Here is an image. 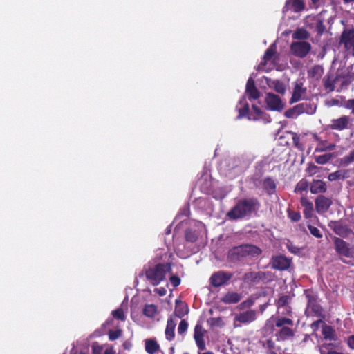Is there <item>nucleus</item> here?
Returning <instances> with one entry per match:
<instances>
[{"mask_svg":"<svg viewBox=\"0 0 354 354\" xmlns=\"http://www.w3.org/2000/svg\"><path fill=\"white\" fill-rule=\"evenodd\" d=\"M294 325L292 319L281 316H272L267 320L263 330H267L270 327L272 331L274 327L279 328L276 333L275 336L277 341H286L292 339L295 336V331L292 328Z\"/></svg>","mask_w":354,"mask_h":354,"instance_id":"nucleus-1","label":"nucleus"},{"mask_svg":"<svg viewBox=\"0 0 354 354\" xmlns=\"http://www.w3.org/2000/svg\"><path fill=\"white\" fill-rule=\"evenodd\" d=\"M260 203L254 197L239 199L236 205L227 213L229 219L236 221L250 216L258 210Z\"/></svg>","mask_w":354,"mask_h":354,"instance_id":"nucleus-2","label":"nucleus"},{"mask_svg":"<svg viewBox=\"0 0 354 354\" xmlns=\"http://www.w3.org/2000/svg\"><path fill=\"white\" fill-rule=\"evenodd\" d=\"M261 252V250L257 246L252 244H243L229 250L227 260L231 263H236L243 261L248 257H257Z\"/></svg>","mask_w":354,"mask_h":354,"instance_id":"nucleus-3","label":"nucleus"},{"mask_svg":"<svg viewBox=\"0 0 354 354\" xmlns=\"http://www.w3.org/2000/svg\"><path fill=\"white\" fill-rule=\"evenodd\" d=\"M171 272L169 263H158L145 270V277L152 286H158L165 279L167 273Z\"/></svg>","mask_w":354,"mask_h":354,"instance_id":"nucleus-4","label":"nucleus"},{"mask_svg":"<svg viewBox=\"0 0 354 354\" xmlns=\"http://www.w3.org/2000/svg\"><path fill=\"white\" fill-rule=\"evenodd\" d=\"M304 295L307 299V307L305 313L308 316L324 318V311L319 304V297L311 289L304 290Z\"/></svg>","mask_w":354,"mask_h":354,"instance_id":"nucleus-5","label":"nucleus"},{"mask_svg":"<svg viewBox=\"0 0 354 354\" xmlns=\"http://www.w3.org/2000/svg\"><path fill=\"white\" fill-rule=\"evenodd\" d=\"M334 248L336 253L340 257L353 258L354 250L350 247V244L340 237L334 236Z\"/></svg>","mask_w":354,"mask_h":354,"instance_id":"nucleus-6","label":"nucleus"},{"mask_svg":"<svg viewBox=\"0 0 354 354\" xmlns=\"http://www.w3.org/2000/svg\"><path fill=\"white\" fill-rule=\"evenodd\" d=\"M311 44L306 41H293L290 44V51L292 55L299 58H304L311 50Z\"/></svg>","mask_w":354,"mask_h":354,"instance_id":"nucleus-7","label":"nucleus"},{"mask_svg":"<svg viewBox=\"0 0 354 354\" xmlns=\"http://www.w3.org/2000/svg\"><path fill=\"white\" fill-rule=\"evenodd\" d=\"M290 297L288 295L281 296L276 303L277 316L292 318L293 313L290 306Z\"/></svg>","mask_w":354,"mask_h":354,"instance_id":"nucleus-8","label":"nucleus"},{"mask_svg":"<svg viewBox=\"0 0 354 354\" xmlns=\"http://www.w3.org/2000/svg\"><path fill=\"white\" fill-rule=\"evenodd\" d=\"M328 227L338 236L342 238H348L353 234V230L346 223L341 220L331 221L328 223Z\"/></svg>","mask_w":354,"mask_h":354,"instance_id":"nucleus-9","label":"nucleus"},{"mask_svg":"<svg viewBox=\"0 0 354 354\" xmlns=\"http://www.w3.org/2000/svg\"><path fill=\"white\" fill-rule=\"evenodd\" d=\"M233 277V274L225 271L214 272L209 278V283L214 288L225 285Z\"/></svg>","mask_w":354,"mask_h":354,"instance_id":"nucleus-10","label":"nucleus"},{"mask_svg":"<svg viewBox=\"0 0 354 354\" xmlns=\"http://www.w3.org/2000/svg\"><path fill=\"white\" fill-rule=\"evenodd\" d=\"M265 102L268 109L270 111H281L284 108L281 98L273 93L269 92L266 94Z\"/></svg>","mask_w":354,"mask_h":354,"instance_id":"nucleus-11","label":"nucleus"},{"mask_svg":"<svg viewBox=\"0 0 354 354\" xmlns=\"http://www.w3.org/2000/svg\"><path fill=\"white\" fill-rule=\"evenodd\" d=\"M351 126V119L348 115H342L340 118L333 119L330 124L328 125V128L330 130L343 131L350 129Z\"/></svg>","mask_w":354,"mask_h":354,"instance_id":"nucleus-12","label":"nucleus"},{"mask_svg":"<svg viewBox=\"0 0 354 354\" xmlns=\"http://www.w3.org/2000/svg\"><path fill=\"white\" fill-rule=\"evenodd\" d=\"M270 263L274 270H286L289 268L291 260L283 255L278 254L271 258Z\"/></svg>","mask_w":354,"mask_h":354,"instance_id":"nucleus-13","label":"nucleus"},{"mask_svg":"<svg viewBox=\"0 0 354 354\" xmlns=\"http://www.w3.org/2000/svg\"><path fill=\"white\" fill-rule=\"evenodd\" d=\"M315 209L319 214L326 213L331 206L333 202L329 198L324 195H319L315 199Z\"/></svg>","mask_w":354,"mask_h":354,"instance_id":"nucleus-14","label":"nucleus"},{"mask_svg":"<svg viewBox=\"0 0 354 354\" xmlns=\"http://www.w3.org/2000/svg\"><path fill=\"white\" fill-rule=\"evenodd\" d=\"M342 77V73L339 71L335 75L329 73L326 78L324 80V88L329 93L333 92L335 89V84L339 82Z\"/></svg>","mask_w":354,"mask_h":354,"instance_id":"nucleus-15","label":"nucleus"},{"mask_svg":"<svg viewBox=\"0 0 354 354\" xmlns=\"http://www.w3.org/2000/svg\"><path fill=\"white\" fill-rule=\"evenodd\" d=\"M340 43L343 44L346 48L354 50V28L343 30L340 37Z\"/></svg>","mask_w":354,"mask_h":354,"instance_id":"nucleus-16","label":"nucleus"},{"mask_svg":"<svg viewBox=\"0 0 354 354\" xmlns=\"http://www.w3.org/2000/svg\"><path fill=\"white\" fill-rule=\"evenodd\" d=\"M306 93V88L303 86L301 82H296L293 88L292 94L290 99V103L293 104L304 98Z\"/></svg>","mask_w":354,"mask_h":354,"instance_id":"nucleus-17","label":"nucleus"},{"mask_svg":"<svg viewBox=\"0 0 354 354\" xmlns=\"http://www.w3.org/2000/svg\"><path fill=\"white\" fill-rule=\"evenodd\" d=\"M205 330L203 328L202 325L197 324L194 327V339L199 350L203 351L205 349V342L204 340V335Z\"/></svg>","mask_w":354,"mask_h":354,"instance_id":"nucleus-18","label":"nucleus"},{"mask_svg":"<svg viewBox=\"0 0 354 354\" xmlns=\"http://www.w3.org/2000/svg\"><path fill=\"white\" fill-rule=\"evenodd\" d=\"M257 312L254 310H248L236 315L234 320L241 324H247L256 320Z\"/></svg>","mask_w":354,"mask_h":354,"instance_id":"nucleus-19","label":"nucleus"},{"mask_svg":"<svg viewBox=\"0 0 354 354\" xmlns=\"http://www.w3.org/2000/svg\"><path fill=\"white\" fill-rule=\"evenodd\" d=\"M245 93L248 95L250 100H257L260 97V93L257 88L254 80L252 77H249L247 81Z\"/></svg>","mask_w":354,"mask_h":354,"instance_id":"nucleus-20","label":"nucleus"},{"mask_svg":"<svg viewBox=\"0 0 354 354\" xmlns=\"http://www.w3.org/2000/svg\"><path fill=\"white\" fill-rule=\"evenodd\" d=\"M266 84L270 88L274 89L277 93L284 95L286 91L285 84L279 80L266 78Z\"/></svg>","mask_w":354,"mask_h":354,"instance_id":"nucleus-21","label":"nucleus"},{"mask_svg":"<svg viewBox=\"0 0 354 354\" xmlns=\"http://www.w3.org/2000/svg\"><path fill=\"white\" fill-rule=\"evenodd\" d=\"M297 107L300 115L303 113L312 115L315 113L317 109L316 104L310 101L297 104Z\"/></svg>","mask_w":354,"mask_h":354,"instance_id":"nucleus-22","label":"nucleus"},{"mask_svg":"<svg viewBox=\"0 0 354 354\" xmlns=\"http://www.w3.org/2000/svg\"><path fill=\"white\" fill-rule=\"evenodd\" d=\"M312 194L325 193L327 190L326 183L322 180H313L310 186Z\"/></svg>","mask_w":354,"mask_h":354,"instance_id":"nucleus-23","label":"nucleus"},{"mask_svg":"<svg viewBox=\"0 0 354 354\" xmlns=\"http://www.w3.org/2000/svg\"><path fill=\"white\" fill-rule=\"evenodd\" d=\"M300 203L304 207V215L306 218H310L313 214V205L306 197H301Z\"/></svg>","mask_w":354,"mask_h":354,"instance_id":"nucleus-24","label":"nucleus"},{"mask_svg":"<svg viewBox=\"0 0 354 354\" xmlns=\"http://www.w3.org/2000/svg\"><path fill=\"white\" fill-rule=\"evenodd\" d=\"M277 185L271 177H266L263 181V188L264 191L270 196L276 192Z\"/></svg>","mask_w":354,"mask_h":354,"instance_id":"nucleus-25","label":"nucleus"},{"mask_svg":"<svg viewBox=\"0 0 354 354\" xmlns=\"http://www.w3.org/2000/svg\"><path fill=\"white\" fill-rule=\"evenodd\" d=\"M176 324L172 318H169L165 328V337L168 341H171L175 337V328Z\"/></svg>","mask_w":354,"mask_h":354,"instance_id":"nucleus-26","label":"nucleus"},{"mask_svg":"<svg viewBox=\"0 0 354 354\" xmlns=\"http://www.w3.org/2000/svg\"><path fill=\"white\" fill-rule=\"evenodd\" d=\"M350 177V171L348 169L337 170L329 174L328 178L330 181L344 180Z\"/></svg>","mask_w":354,"mask_h":354,"instance_id":"nucleus-27","label":"nucleus"},{"mask_svg":"<svg viewBox=\"0 0 354 354\" xmlns=\"http://www.w3.org/2000/svg\"><path fill=\"white\" fill-rule=\"evenodd\" d=\"M241 299V295L235 292H227L221 299L222 302L226 304H236Z\"/></svg>","mask_w":354,"mask_h":354,"instance_id":"nucleus-28","label":"nucleus"},{"mask_svg":"<svg viewBox=\"0 0 354 354\" xmlns=\"http://www.w3.org/2000/svg\"><path fill=\"white\" fill-rule=\"evenodd\" d=\"M145 351L149 354H155L160 350V346L154 339H147L145 342Z\"/></svg>","mask_w":354,"mask_h":354,"instance_id":"nucleus-29","label":"nucleus"},{"mask_svg":"<svg viewBox=\"0 0 354 354\" xmlns=\"http://www.w3.org/2000/svg\"><path fill=\"white\" fill-rule=\"evenodd\" d=\"M286 3H290L295 12H300L305 9V0H288Z\"/></svg>","mask_w":354,"mask_h":354,"instance_id":"nucleus-30","label":"nucleus"},{"mask_svg":"<svg viewBox=\"0 0 354 354\" xmlns=\"http://www.w3.org/2000/svg\"><path fill=\"white\" fill-rule=\"evenodd\" d=\"M261 272H248L244 274L243 280L246 283H254L261 279Z\"/></svg>","mask_w":354,"mask_h":354,"instance_id":"nucleus-31","label":"nucleus"},{"mask_svg":"<svg viewBox=\"0 0 354 354\" xmlns=\"http://www.w3.org/2000/svg\"><path fill=\"white\" fill-rule=\"evenodd\" d=\"M276 45L274 44H271L269 48L266 50L263 59V62L261 63V65L265 66L267 62L270 61L274 55L276 53Z\"/></svg>","mask_w":354,"mask_h":354,"instance_id":"nucleus-32","label":"nucleus"},{"mask_svg":"<svg viewBox=\"0 0 354 354\" xmlns=\"http://www.w3.org/2000/svg\"><path fill=\"white\" fill-rule=\"evenodd\" d=\"M310 37L309 32L304 28H297L292 34L293 39L305 40Z\"/></svg>","mask_w":354,"mask_h":354,"instance_id":"nucleus-33","label":"nucleus"},{"mask_svg":"<svg viewBox=\"0 0 354 354\" xmlns=\"http://www.w3.org/2000/svg\"><path fill=\"white\" fill-rule=\"evenodd\" d=\"M143 314L146 317L153 318L157 314V306L154 304H146L143 308Z\"/></svg>","mask_w":354,"mask_h":354,"instance_id":"nucleus-34","label":"nucleus"},{"mask_svg":"<svg viewBox=\"0 0 354 354\" xmlns=\"http://www.w3.org/2000/svg\"><path fill=\"white\" fill-rule=\"evenodd\" d=\"M322 335L324 338L329 340H335V330L330 326L324 325L322 328Z\"/></svg>","mask_w":354,"mask_h":354,"instance_id":"nucleus-35","label":"nucleus"},{"mask_svg":"<svg viewBox=\"0 0 354 354\" xmlns=\"http://www.w3.org/2000/svg\"><path fill=\"white\" fill-rule=\"evenodd\" d=\"M259 343L263 348L269 351L268 354H277V353L274 351L275 344L272 339L270 338L265 341H260Z\"/></svg>","mask_w":354,"mask_h":354,"instance_id":"nucleus-36","label":"nucleus"},{"mask_svg":"<svg viewBox=\"0 0 354 354\" xmlns=\"http://www.w3.org/2000/svg\"><path fill=\"white\" fill-rule=\"evenodd\" d=\"M324 73V68L322 66L315 65L308 71V75L312 77L319 78Z\"/></svg>","mask_w":354,"mask_h":354,"instance_id":"nucleus-37","label":"nucleus"},{"mask_svg":"<svg viewBox=\"0 0 354 354\" xmlns=\"http://www.w3.org/2000/svg\"><path fill=\"white\" fill-rule=\"evenodd\" d=\"M185 240L190 243H194L198 239V236L194 230L187 229L185 233Z\"/></svg>","mask_w":354,"mask_h":354,"instance_id":"nucleus-38","label":"nucleus"},{"mask_svg":"<svg viewBox=\"0 0 354 354\" xmlns=\"http://www.w3.org/2000/svg\"><path fill=\"white\" fill-rule=\"evenodd\" d=\"M354 162V150L341 158L340 163L344 166H348L351 163Z\"/></svg>","mask_w":354,"mask_h":354,"instance_id":"nucleus-39","label":"nucleus"},{"mask_svg":"<svg viewBox=\"0 0 354 354\" xmlns=\"http://www.w3.org/2000/svg\"><path fill=\"white\" fill-rule=\"evenodd\" d=\"M299 113L298 111L297 105L294 106L292 108L287 109L284 112V116L287 118H295L299 115Z\"/></svg>","mask_w":354,"mask_h":354,"instance_id":"nucleus-40","label":"nucleus"},{"mask_svg":"<svg viewBox=\"0 0 354 354\" xmlns=\"http://www.w3.org/2000/svg\"><path fill=\"white\" fill-rule=\"evenodd\" d=\"M332 158V155L330 153H326L321 156H315V160L316 163L319 165L326 164Z\"/></svg>","mask_w":354,"mask_h":354,"instance_id":"nucleus-41","label":"nucleus"},{"mask_svg":"<svg viewBox=\"0 0 354 354\" xmlns=\"http://www.w3.org/2000/svg\"><path fill=\"white\" fill-rule=\"evenodd\" d=\"M287 214H288V218L292 222H297L301 219V214L299 212H296V211L292 210L290 209H288Z\"/></svg>","mask_w":354,"mask_h":354,"instance_id":"nucleus-42","label":"nucleus"},{"mask_svg":"<svg viewBox=\"0 0 354 354\" xmlns=\"http://www.w3.org/2000/svg\"><path fill=\"white\" fill-rule=\"evenodd\" d=\"M307 227L310 234L315 236V238L320 239L322 237V233L317 227L312 225L311 224H308Z\"/></svg>","mask_w":354,"mask_h":354,"instance_id":"nucleus-43","label":"nucleus"},{"mask_svg":"<svg viewBox=\"0 0 354 354\" xmlns=\"http://www.w3.org/2000/svg\"><path fill=\"white\" fill-rule=\"evenodd\" d=\"M112 315L115 319H119L121 321H124L126 319L124 311H123L122 308H119L115 309V310H113Z\"/></svg>","mask_w":354,"mask_h":354,"instance_id":"nucleus-44","label":"nucleus"},{"mask_svg":"<svg viewBox=\"0 0 354 354\" xmlns=\"http://www.w3.org/2000/svg\"><path fill=\"white\" fill-rule=\"evenodd\" d=\"M315 30L317 32L321 35L324 33L326 30V26L322 19H318L315 24Z\"/></svg>","mask_w":354,"mask_h":354,"instance_id":"nucleus-45","label":"nucleus"},{"mask_svg":"<svg viewBox=\"0 0 354 354\" xmlns=\"http://www.w3.org/2000/svg\"><path fill=\"white\" fill-rule=\"evenodd\" d=\"M188 323L186 320L182 319L178 327V333L179 335H183L187 330Z\"/></svg>","mask_w":354,"mask_h":354,"instance_id":"nucleus-46","label":"nucleus"},{"mask_svg":"<svg viewBox=\"0 0 354 354\" xmlns=\"http://www.w3.org/2000/svg\"><path fill=\"white\" fill-rule=\"evenodd\" d=\"M108 335H109V340L114 341V340L118 339L121 336L122 330L120 329H118V330H110L109 331Z\"/></svg>","mask_w":354,"mask_h":354,"instance_id":"nucleus-47","label":"nucleus"},{"mask_svg":"<svg viewBox=\"0 0 354 354\" xmlns=\"http://www.w3.org/2000/svg\"><path fill=\"white\" fill-rule=\"evenodd\" d=\"M300 136L297 133H294L292 136V142L296 148L299 150H304V145L300 142Z\"/></svg>","mask_w":354,"mask_h":354,"instance_id":"nucleus-48","label":"nucleus"},{"mask_svg":"<svg viewBox=\"0 0 354 354\" xmlns=\"http://www.w3.org/2000/svg\"><path fill=\"white\" fill-rule=\"evenodd\" d=\"M175 313L177 317H182L188 313V308L186 305L182 304V307H180L178 309H176Z\"/></svg>","mask_w":354,"mask_h":354,"instance_id":"nucleus-49","label":"nucleus"},{"mask_svg":"<svg viewBox=\"0 0 354 354\" xmlns=\"http://www.w3.org/2000/svg\"><path fill=\"white\" fill-rule=\"evenodd\" d=\"M169 281L174 288H176L177 286H178L181 282L180 277L177 275H171L169 277Z\"/></svg>","mask_w":354,"mask_h":354,"instance_id":"nucleus-50","label":"nucleus"},{"mask_svg":"<svg viewBox=\"0 0 354 354\" xmlns=\"http://www.w3.org/2000/svg\"><path fill=\"white\" fill-rule=\"evenodd\" d=\"M308 184L306 181H300L297 184L295 189L300 192L306 191L308 189Z\"/></svg>","mask_w":354,"mask_h":354,"instance_id":"nucleus-51","label":"nucleus"},{"mask_svg":"<svg viewBox=\"0 0 354 354\" xmlns=\"http://www.w3.org/2000/svg\"><path fill=\"white\" fill-rule=\"evenodd\" d=\"M250 111L249 104L248 103H245L243 106L239 109V117H245L248 115Z\"/></svg>","mask_w":354,"mask_h":354,"instance_id":"nucleus-52","label":"nucleus"},{"mask_svg":"<svg viewBox=\"0 0 354 354\" xmlns=\"http://www.w3.org/2000/svg\"><path fill=\"white\" fill-rule=\"evenodd\" d=\"M345 108L351 111V113L354 115V99H349L345 103Z\"/></svg>","mask_w":354,"mask_h":354,"instance_id":"nucleus-53","label":"nucleus"},{"mask_svg":"<svg viewBox=\"0 0 354 354\" xmlns=\"http://www.w3.org/2000/svg\"><path fill=\"white\" fill-rule=\"evenodd\" d=\"M342 73V77L339 80V82H341V88H343L344 86H346L349 84L350 80L347 77H346L342 72L340 71Z\"/></svg>","mask_w":354,"mask_h":354,"instance_id":"nucleus-54","label":"nucleus"},{"mask_svg":"<svg viewBox=\"0 0 354 354\" xmlns=\"http://www.w3.org/2000/svg\"><path fill=\"white\" fill-rule=\"evenodd\" d=\"M317 167L314 164H308V167L306 169V171L310 174V175H313L315 173V170Z\"/></svg>","mask_w":354,"mask_h":354,"instance_id":"nucleus-55","label":"nucleus"},{"mask_svg":"<svg viewBox=\"0 0 354 354\" xmlns=\"http://www.w3.org/2000/svg\"><path fill=\"white\" fill-rule=\"evenodd\" d=\"M346 343L351 349L354 350V335H352L348 337Z\"/></svg>","mask_w":354,"mask_h":354,"instance_id":"nucleus-56","label":"nucleus"},{"mask_svg":"<svg viewBox=\"0 0 354 354\" xmlns=\"http://www.w3.org/2000/svg\"><path fill=\"white\" fill-rule=\"evenodd\" d=\"M335 144H330L328 145L326 148H324V149H319V148H316L315 149V151H324L325 150H333L335 149Z\"/></svg>","mask_w":354,"mask_h":354,"instance_id":"nucleus-57","label":"nucleus"},{"mask_svg":"<svg viewBox=\"0 0 354 354\" xmlns=\"http://www.w3.org/2000/svg\"><path fill=\"white\" fill-rule=\"evenodd\" d=\"M288 250L294 254H296L299 252V248L296 246L292 245V243L287 245Z\"/></svg>","mask_w":354,"mask_h":354,"instance_id":"nucleus-58","label":"nucleus"},{"mask_svg":"<svg viewBox=\"0 0 354 354\" xmlns=\"http://www.w3.org/2000/svg\"><path fill=\"white\" fill-rule=\"evenodd\" d=\"M155 292L160 296H164L167 293V290L165 288L161 287L160 288H156Z\"/></svg>","mask_w":354,"mask_h":354,"instance_id":"nucleus-59","label":"nucleus"},{"mask_svg":"<svg viewBox=\"0 0 354 354\" xmlns=\"http://www.w3.org/2000/svg\"><path fill=\"white\" fill-rule=\"evenodd\" d=\"M322 318H319V319L317 320V321H315L312 323L311 324V328H314V329H316L319 327V324L322 323Z\"/></svg>","mask_w":354,"mask_h":354,"instance_id":"nucleus-60","label":"nucleus"},{"mask_svg":"<svg viewBox=\"0 0 354 354\" xmlns=\"http://www.w3.org/2000/svg\"><path fill=\"white\" fill-rule=\"evenodd\" d=\"M252 108L258 116H261L262 115L263 112L259 107L256 105H252Z\"/></svg>","mask_w":354,"mask_h":354,"instance_id":"nucleus-61","label":"nucleus"},{"mask_svg":"<svg viewBox=\"0 0 354 354\" xmlns=\"http://www.w3.org/2000/svg\"><path fill=\"white\" fill-rule=\"evenodd\" d=\"M326 354H344L343 353H341V352H337L335 350H328L327 353Z\"/></svg>","mask_w":354,"mask_h":354,"instance_id":"nucleus-62","label":"nucleus"},{"mask_svg":"<svg viewBox=\"0 0 354 354\" xmlns=\"http://www.w3.org/2000/svg\"><path fill=\"white\" fill-rule=\"evenodd\" d=\"M344 4L354 3V0H342Z\"/></svg>","mask_w":354,"mask_h":354,"instance_id":"nucleus-63","label":"nucleus"},{"mask_svg":"<svg viewBox=\"0 0 354 354\" xmlns=\"http://www.w3.org/2000/svg\"><path fill=\"white\" fill-rule=\"evenodd\" d=\"M199 354H214L211 351H207V352H205V353H199Z\"/></svg>","mask_w":354,"mask_h":354,"instance_id":"nucleus-64","label":"nucleus"}]
</instances>
